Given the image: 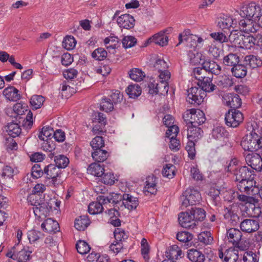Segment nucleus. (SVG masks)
I'll return each mask as SVG.
<instances>
[{
    "label": "nucleus",
    "instance_id": "7",
    "mask_svg": "<svg viewBox=\"0 0 262 262\" xmlns=\"http://www.w3.org/2000/svg\"><path fill=\"white\" fill-rule=\"evenodd\" d=\"M238 25L241 31L248 34L255 33L260 29L259 25L250 18L240 20Z\"/></svg>",
    "mask_w": 262,
    "mask_h": 262
},
{
    "label": "nucleus",
    "instance_id": "26",
    "mask_svg": "<svg viewBox=\"0 0 262 262\" xmlns=\"http://www.w3.org/2000/svg\"><path fill=\"white\" fill-rule=\"evenodd\" d=\"M247 186H244V185H242L241 192L244 193L248 195H255L258 194V186H256L255 181H250Z\"/></svg>",
    "mask_w": 262,
    "mask_h": 262
},
{
    "label": "nucleus",
    "instance_id": "58",
    "mask_svg": "<svg viewBox=\"0 0 262 262\" xmlns=\"http://www.w3.org/2000/svg\"><path fill=\"white\" fill-rule=\"evenodd\" d=\"M192 238V234L186 231L179 232L177 234V239L183 243L188 242L190 241Z\"/></svg>",
    "mask_w": 262,
    "mask_h": 262
},
{
    "label": "nucleus",
    "instance_id": "6",
    "mask_svg": "<svg viewBox=\"0 0 262 262\" xmlns=\"http://www.w3.org/2000/svg\"><path fill=\"white\" fill-rule=\"evenodd\" d=\"M188 117H189V120L187 124L193 126H199L206 121L205 114L200 110L190 109Z\"/></svg>",
    "mask_w": 262,
    "mask_h": 262
},
{
    "label": "nucleus",
    "instance_id": "52",
    "mask_svg": "<svg viewBox=\"0 0 262 262\" xmlns=\"http://www.w3.org/2000/svg\"><path fill=\"white\" fill-rule=\"evenodd\" d=\"M107 52L102 48H99L94 51L92 53V56L96 60L101 61L104 60L107 57Z\"/></svg>",
    "mask_w": 262,
    "mask_h": 262
},
{
    "label": "nucleus",
    "instance_id": "39",
    "mask_svg": "<svg viewBox=\"0 0 262 262\" xmlns=\"http://www.w3.org/2000/svg\"><path fill=\"white\" fill-rule=\"evenodd\" d=\"M244 61L247 65L252 69L260 66L262 64V61L259 58L252 55L245 56Z\"/></svg>",
    "mask_w": 262,
    "mask_h": 262
},
{
    "label": "nucleus",
    "instance_id": "45",
    "mask_svg": "<svg viewBox=\"0 0 262 262\" xmlns=\"http://www.w3.org/2000/svg\"><path fill=\"white\" fill-rule=\"evenodd\" d=\"M130 78L136 81H141L145 77L144 73L138 68H134L128 72Z\"/></svg>",
    "mask_w": 262,
    "mask_h": 262
},
{
    "label": "nucleus",
    "instance_id": "60",
    "mask_svg": "<svg viewBox=\"0 0 262 262\" xmlns=\"http://www.w3.org/2000/svg\"><path fill=\"white\" fill-rule=\"evenodd\" d=\"M220 191L217 189L214 188H211L209 190L208 195L210 197L211 200L213 202L215 205H217L219 203Z\"/></svg>",
    "mask_w": 262,
    "mask_h": 262
},
{
    "label": "nucleus",
    "instance_id": "64",
    "mask_svg": "<svg viewBox=\"0 0 262 262\" xmlns=\"http://www.w3.org/2000/svg\"><path fill=\"white\" fill-rule=\"evenodd\" d=\"M244 262H258L257 255L252 251L246 252L243 256Z\"/></svg>",
    "mask_w": 262,
    "mask_h": 262
},
{
    "label": "nucleus",
    "instance_id": "23",
    "mask_svg": "<svg viewBox=\"0 0 262 262\" xmlns=\"http://www.w3.org/2000/svg\"><path fill=\"white\" fill-rule=\"evenodd\" d=\"M187 138L189 140L197 141L203 134V130L198 126L188 124Z\"/></svg>",
    "mask_w": 262,
    "mask_h": 262
},
{
    "label": "nucleus",
    "instance_id": "5",
    "mask_svg": "<svg viewBox=\"0 0 262 262\" xmlns=\"http://www.w3.org/2000/svg\"><path fill=\"white\" fill-rule=\"evenodd\" d=\"M205 96V93L200 88L192 87L187 91L186 100L190 104L199 105L203 101Z\"/></svg>",
    "mask_w": 262,
    "mask_h": 262
},
{
    "label": "nucleus",
    "instance_id": "37",
    "mask_svg": "<svg viewBox=\"0 0 262 262\" xmlns=\"http://www.w3.org/2000/svg\"><path fill=\"white\" fill-rule=\"evenodd\" d=\"M6 127L8 135L13 138L17 137L21 133L20 126L16 123H9Z\"/></svg>",
    "mask_w": 262,
    "mask_h": 262
},
{
    "label": "nucleus",
    "instance_id": "14",
    "mask_svg": "<svg viewBox=\"0 0 262 262\" xmlns=\"http://www.w3.org/2000/svg\"><path fill=\"white\" fill-rule=\"evenodd\" d=\"M236 209H237L236 207L230 205L225 207L224 210V218L230 222L232 225H236L239 222V217Z\"/></svg>",
    "mask_w": 262,
    "mask_h": 262
},
{
    "label": "nucleus",
    "instance_id": "19",
    "mask_svg": "<svg viewBox=\"0 0 262 262\" xmlns=\"http://www.w3.org/2000/svg\"><path fill=\"white\" fill-rule=\"evenodd\" d=\"M122 205L129 210H133L136 209L138 205V200L129 194L124 193L122 195Z\"/></svg>",
    "mask_w": 262,
    "mask_h": 262
},
{
    "label": "nucleus",
    "instance_id": "47",
    "mask_svg": "<svg viewBox=\"0 0 262 262\" xmlns=\"http://www.w3.org/2000/svg\"><path fill=\"white\" fill-rule=\"evenodd\" d=\"M176 167L171 164H167L163 167L162 173L163 176L169 179L172 178L175 175Z\"/></svg>",
    "mask_w": 262,
    "mask_h": 262
},
{
    "label": "nucleus",
    "instance_id": "35",
    "mask_svg": "<svg viewBox=\"0 0 262 262\" xmlns=\"http://www.w3.org/2000/svg\"><path fill=\"white\" fill-rule=\"evenodd\" d=\"M238 258V251L235 248H230L225 252L224 262H235Z\"/></svg>",
    "mask_w": 262,
    "mask_h": 262
},
{
    "label": "nucleus",
    "instance_id": "16",
    "mask_svg": "<svg viewBox=\"0 0 262 262\" xmlns=\"http://www.w3.org/2000/svg\"><path fill=\"white\" fill-rule=\"evenodd\" d=\"M117 22L120 28L130 29L135 26V19L132 15L125 14L118 17Z\"/></svg>",
    "mask_w": 262,
    "mask_h": 262
},
{
    "label": "nucleus",
    "instance_id": "27",
    "mask_svg": "<svg viewBox=\"0 0 262 262\" xmlns=\"http://www.w3.org/2000/svg\"><path fill=\"white\" fill-rule=\"evenodd\" d=\"M88 172L95 177H102L104 174L103 165H101L97 163H93L90 164L88 168Z\"/></svg>",
    "mask_w": 262,
    "mask_h": 262
},
{
    "label": "nucleus",
    "instance_id": "62",
    "mask_svg": "<svg viewBox=\"0 0 262 262\" xmlns=\"http://www.w3.org/2000/svg\"><path fill=\"white\" fill-rule=\"evenodd\" d=\"M123 47L125 48H131L135 45L137 39L132 36H125L122 40Z\"/></svg>",
    "mask_w": 262,
    "mask_h": 262
},
{
    "label": "nucleus",
    "instance_id": "30",
    "mask_svg": "<svg viewBox=\"0 0 262 262\" xmlns=\"http://www.w3.org/2000/svg\"><path fill=\"white\" fill-rule=\"evenodd\" d=\"M185 195L189 198V201L193 205L199 203L201 200V196L199 191L194 188H188L185 192Z\"/></svg>",
    "mask_w": 262,
    "mask_h": 262
},
{
    "label": "nucleus",
    "instance_id": "36",
    "mask_svg": "<svg viewBox=\"0 0 262 262\" xmlns=\"http://www.w3.org/2000/svg\"><path fill=\"white\" fill-rule=\"evenodd\" d=\"M231 72L233 75L236 78H242L246 75L247 69L246 66L237 63L232 68Z\"/></svg>",
    "mask_w": 262,
    "mask_h": 262
},
{
    "label": "nucleus",
    "instance_id": "34",
    "mask_svg": "<svg viewBox=\"0 0 262 262\" xmlns=\"http://www.w3.org/2000/svg\"><path fill=\"white\" fill-rule=\"evenodd\" d=\"M31 252L21 250L18 253H14L10 257L13 259H17V262H27L31 258Z\"/></svg>",
    "mask_w": 262,
    "mask_h": 262
},
{
    "label": "nucleus",
    "instance_id": "28",
    "mask_svg": "<svg viewBox=\"0 0 262 262\" xmlns=\"http://www.w3.org/2000/svg\"><path fill=\"white\" fill-rule=\"evenodd\" d=\"M243 234L241 231L235 228H230L227 232V237L229 242L232 243V244L239 242Z\"/></svg>",
    "mask_w": 262,
    "mask_h": 262
},
{
    "label": "nucleus",
    "instance_id": "50",
    "mask_svg": "<svg viewBox=\"0 0 262 262\" xmlns=\"http://www.w3.org/2000/svg\"><path fill=\"white\" fill-rule=\"evenodd\" d=\"M76 248L77 252L81 254L88 253L91 249L88 244L84 241H79L76 245Z\"/></svg>",
    "mask_w": 262,
    "mask_h": 262
},
{
    "label": "nucleus",
    "instance_id": "13",
    "mask_svg": "<svg viewBox=\"0 0 262 262\" xmlns=\"http://www.w3.org/2000/svg\"><path fill=\"white\" fill-rule=\"evenodd\" d=\"M35 215L38 219H43L49 215L50 211L52 210V206L47 202H43L38 206L33 207Z\"/></svg>",
    "mask_w": 262,
    "mask_h": 262
},
{
    "label": "nucleus",
    "instance_id": "4",
    "mask_svg": "<svg viewBox=\"0 0 262 262\" xmlns=\"http://www.w3.org/2000/svg\"><path fill=\"white\" fill-rule=\"evenodd\" d=\"M238 200L242 202L249 203L248 206H246V213L249 216L257 218L259 216L261 212L260 208L256 207L252 202H254L255 199L253 197L250 195L247 196L245 194H238L236 195Z\"/></svg>",
    "mask_w": 262,
    "mask_h": 262
},
{
    "label": "nucleus",
    "instance_id": "41",
    "mask_svg": "<svg viewBox=\"0 0 262 262\" xmlns=\"http://www.w3.org/2000/svg\"><path fill=\"white\" fill-rule=\"evenodd\" d=\"M126 92L130 98H136L141 95L142 90L138 84H130L127 87Z\"/></svg>",
    "mask_w": 262,
    "mask_h": 262
},
{
    "label": "nucleus",
    "instance_id": "1",
    "mask_svg": "<svg viewBox=\"0 0 262 262\" xmlns=\"http://www.w3.org/2000/svg\"><path fill=\"white\" fill-rule=\"evenodd\" d=\"M258 139L259 135L256 132V129L253 128L252 124L248 125L246 134L243 137L241 145L245 151H256Z\"/></svg>",
    "mask_w": 262,
    "mask_h": 262
},
{
    "label": "nucleus",
    "instance_id": "8",
    "mask_svg": "<svg viewBox=\"0 0 262 262\" xmlns=\"http://www.w3.org/2000/svg\"><path fill=\"white\" fill-rule=\"evenodd\" d=\"M247 164L252 169L258 171H262V158L259 154L249 153L245 156Z\"/></svg>",
    "mask_w": 262,
    "mask_h": 262
},
{
    "label": "nucleus",
    "instance_id": "61",
    "mask_svg": "<svg viewBox=\"0 0 262 262\" xmlns=\"http://www.w3.org/2000/svg\"><path fill=\"white\" fill-rule=\"evenodd\" d=\"M141 253L143 256L144 258L146 261L149 259L148 252L149 250V247L147 241V239L145 238H143L141 240Z\"/></svg>",
    "mask_w": 262,
    "mask_h": 262
},
{
    "label": "nucleus",
    "instance_id": "24",
    "mask_svg": "<svg viewBox=\"0 0 262 262\" xmlns=\"http://www.w3.org/2000/svg\"><path fill=\"white\" fill-rule=\"evenodd\" d=\"M168 41V37L165 35V31H161L149 38L148 42H153L160 46H164L167 45Z\"/></svg>",
    "mask_w": 262,
    "mask_h": 262
},
{
    "label": "nucleus",
    "instance_id": "48",
    "mask_svg": "<svg viewBox=\"0 0 262 262\" xmlns=\"http://www.w3.org/2000/svg\"><path fill=\"white\" fill-rule=\"evenodd\" d=\"M104 208L99 201L92 202L88 206L89 212L91 214H96L102 212Z\"/></svg>",
    "mask_w": 262,
    "mask_h": 262
},
{
    "label": "nucleus",
    "instance_id": "54",
    "mask_svg": "<svg viewBox=\"0 0 262 262\" xmlns=\"http://www.w3.org/2000/svg\"><path fill=\"white\" fill-rule=\"evenodd\" d=\"M27 200L30 205L34 207L38 206L40 203L43 202L40 195L32 192L28 195Z\"/></svg>",
    "mask_w": 262,
    "mask_h": 262
},
{
    "label": "nucleus",
    "instance_id": "3",
    "mask_svg": "<svg viewBox=\"0 0 262 262\" xmlns=\"http://www.w3.org/2000/svg\"><path fill=\"white\" fill-rule=\"evenodd\" d=\"M243 114L238 110H230L225 114V123L229 127H236L243 122Z\"/></svg>",
    "mask_w": 262,
    "mask_h": 262
},
{
    "label": "nucleus",
    "instance_id": "43",
    "mask_svg": "<svg viewBox=\"0 0 262 262\" xmlns=\"http://www.w3.org/2000/svg\"><path fill=\"white\" fill-rule=\"evenodd\" d=\"M42 149L46 151H48L50 154L48 155V157L50 158H52L55 155V150L56 149V145L52 141H44V142L42 144Z\"/></svg>",
    "mask_w": 262,
    "mask_h": 262
},
{
    "label": "nucleus",
    "instance_id": "63",
    "mask_svg": "<svg viewBox=\"0 0 262 262\" xmlns=\"http://www.w3.org/2000/svg\"><path fill=\"white\" fill-rule=\"evenodd\" d=\"M93 122H98L105 126L107 124V119L105 115L100 112L95 113L93 117Z\"/></svg>",
    "mask_w": 262,
    "mask_h": 262
},
{
    "label": "nucleus",
    "instance_id": "29",
    "mask_svg": "<svg viewBox=\"0 0 262 262\" xmlns=\"http://www.w3.org/2000/svg\"><path fill=\"white\" fill-rule=\"evenodd\" d=\"M244 37V35L243 34L242 31L234 30L232 31L229 36V40L235 46H238L241 48Z\"/></svg>",
    "mask_w": 262,
    "mask_h": 262
},
{
    "label": "nucleus",
    "instance_id": "17",
    "mask_svg": "<svg viewBox=\"0 0 262 262\" xmlns=\"http://www.w3.org/2000/svg\"><path fill=\"white\" fill-rule=\"evenodd\" d=\"M254 171L247 166H239L235 173L236 182L254 177Z\"/></svg>",
    "mask_w": 262,
    "mask_h": 262
},
{
    "label": "nucleus",
    "instance_id": "53",
    "mask_svg": "<svg viewBox=\"0 0 262 262\" xmlns=\"http://www.w3.org/2000/svg\"><path fill=\"white\" fill-rule=\"evenodd\" d=\"M44 167L42 168L39 164L36 163L32 167L31 175L33 178L38 179L45 175Z\"/></svg>",
    "mask_w": 262,
    "mask_h": 262
},
{
    "label": "nucleus",
    "instance_id": "15",
    "mask_svg": "<svg viewBox=\"0 0 262 262\" xmlns=\"http://www.w3.org/2000/svg\"><path fill=\"white\" fill-rule=\"evenodd\" d=\"M217 26L222 30H229L236 25V21L231 17L224 14L221 15L217 18Z\"/></svg>",
    "mask_w": 262,
    "mask_h": 262
},
{
    "label": "nucleus",
    "instance_id": "2",
    "mask_svg": "<svg viewBox=\"0 0 262 262\" xmlns=\"http://www.w3.org/2000/svg\"><path fill=\"white\" fill-rule=\"evenodd\" d=\"M45 176L47 179H52V183L55 186H58L62 183L61 179V169L57 167L54 164H49L44 166Z\"/></svg>",
    "mask_w": 262,
    "mask_h": 262
},
{
    "label": "nucleus",
    "instance_id": "31",
    "mask_svg": "<svg viewBox=\"0 0 262 262\" xmlns=\"http://www.w3.org/2000/svg\"><path fill=\"white\" fill-rule=\"evenodd\" d=\"M90 224V221L88 216L81 215L75 220L74 226L79 231H84Z\"/></svg>",
    "mask_w": 262,
    "mask_h": 262
},
{
    "label": "nucleus",
    "instance_id": "40",
    "mask_svg": "<svg viewBox=\"0 0 262 262\" xmlns=\"http://www.w3.org/2000/svg\"><path fill=\"white\" fill-rule=\"evenodd\" d=\"M258 43V42L256 41V38L253 36L244 35L241 48L249 49L254 47L255 45L259 46Z\"/></svg>",
    "mask_w": 262,
    "mask_h": 262
},
{
    "label": "nucleus",
    "instance_id": "22",
    "mask_svg": "<svg viewBox=\"0 0 262 262\" xmlns=\"http://www.w3.org/2000/svg\"><path fill=\"white\" fill-rule=\"evenodd\" d=\"M18 92L19 91L17 89L11 86L5 89L3 94L7 99L12 101H17L21 98Z\"/></svg>",
    "mask_w": 262,
    "mask_h": 262
},
{
    "label": "nucleus",
    "instance_id": "25",
    "mask_svg": "<svg viewBox=\"0 0 262 262\" xmlns=\"http://www.w3.org/2000/svg\"><path fill=\"white\" fill-rule=\"evenodd\" d=\"M229 133L222 126L214 127L212 131V137L215 140L224 142L228 138Z\"/></svg>",
    "mask_w": 262,
    "mask_h": 262
},
{
    "label": "nucleus",
    "instance_id": "12",
    "mask_svg": "<svg viewBox=\"0 0 262 262\" xmlns=\"http://www.w3.org/2000/svg\"><path fill=\"white\" fill-rule=\"evenodd\" d=\"M243 12L247 17H254L258 19L260 16L262 15V9L255 2L249 3L246 7H243Z\"/></svg>",
    "mask_w": 262,
    "mask_h": 262
},
{
    "label": "nucleus",
    "instance_id": "59",
    "mask_svg": "<svg viewBox=\"0 0 262 262\" xmlns=\"http://www.w3.org/2000/svg\"><path fill=\"white\" fill-rule=\"evenodd\" d=\"M233 82L232 79L227 75L222 76L220 77L217 85L223 88H229L233 85Z\"/></svg>",
    "mask_w": 262,
    "mask_h": 262
},
{
    "label": "nucleus",
    "instance_id": "33",
    "mask_svg": "<svg viewBox=\"0 0 262 262\" xmlns=\"http://www.w3.org/2000/svg\"><path fill=\"white\" fill-rule=\"evenodd\" d=\"M109 156L108 152L101 148L94 150L92 152V157L94 161L97 162H103L105 161Z\"/></svg>",
    "mask_w": 262,
    "mask_h": 262
},
{
    "label": "nucleus",
    "instance_id": "44",
    "mask_svg": "<svg viewBox=\"0 0 262 262\" xmlns=\"http://www.w3.org/2000/svg\"><path fill=\"white\" fill-rule=\"evenodd\" d=\"M55 166L59 169L65 168L69 163V159L65 156L59 155L54 157Z\"/></svg>",
    "mask_w": 262,
    "mask_h": 262
},
{
    "label": "nucleus",
    "instance_id": "42",
    "mask_svg": "<svg viewBox=\"0 0 262 262\" xmlns=\"http://www.w3.org/2000/svg\"><path fill=\"white\" fill-rule=\"evenodd\" d=\"M239 62V57L235 54L230 53L225 56L223 63L226 66L233 67Z\"/></svg>",
    "mask_w": 262,
    "mask_h": 262
},
{
    "label": "nucleus",
    "instance_id": "32",
    "mask_svg": "<svg viewBox=\"0 0 262 262\" xmlns=\"http://www.w3.org/2000/svg\"><path fill=\"white\" fill-rule=\"evenodd\" d=\"M187 256L193 262H203L205 260V255L200 251L194 249L188 250Z\"/></svg>",
    "mask_w": 262,
    "mask_h": 262
},
{
    "label": "nucleus",
    "instance_id": "9",
    "mask_svg": "<svg viewBox=\"0 0 262 262\" xmlns=\"http://www.w3.org/2000/svg\"><path fill=\"white\" fill-rule=\"evenodd\" d=\"M223 101L225 105L231 108V110H236L242 105V100L239 96L236 94L229 93L223 97Z\"/></svg>",
    "mask_w": 262,
    "mask_h": 262
},
{
    "label": "nucleus",
    "instance_id": "10",
    "mask_svg": "<svg viewBox=\"0 0 262 262\" xmlns=\"http://www.w3.org/2000/svg\"><path fill=\"white\" fill-rule=\"evenodd\" d=\"M178 220L179 224L183 228L193 229L196 226L195 221L192 218L190 212H181L179 215Z\"/></svg>",
    "mask_w": 262,
    "mask_h": 262
},
{
    "label": "nucleus",
    "instance_id": "11",
    "mask_svg": "<svg viewBox=\"0 0 262 262\" xmlns=\"http://www.w3.org/2000/svg\"><path fill=\"white\" fill-rule=\"evenodd\" d=\"M259 222L257 219H245L240 223V228L245 233H252L258 230Z\"/></svg>",
    "mask_w": 262,
    "mask_h": 262
},
{
    "label": "nucleus",
    "instance_id": "51",
    "mask_svg": "<svg viewBox=\"0 0 262 262\" xmlns=\"http://www.w3.org/2000/svg\"><path fill=\"white\" fill-rule=\"evenodd\" d=\"M76 41L72 36H67L62 41V46L67 50L73 49L76 46Z\"/></svg>",
    "mask_w": 262,
    "mask_h": 262
},
{
    "label": "nucleus",
    "instance_id": "18",
    "mask_svg": "<svg viewBox=\"0 0 262 262\" xmlns=\"http://www.w3.org/2000/svg\"><path fill=\"white\" fill-rule=\"evenodd\" d=\"M202 66L204 69L206 70V72H207L208 74H211V75L214 74L218 75L221 72V67L213 60H205L202 63Z\"/></svg>",
    "mask_w": 262,
    "mask_h": 262
},
{
    "label": "nucleus",
    "instance_id": "46",
    "mask_svg": "<svg viewBox=\"0 0 262 262\" xmlns=\"http://www.w3.org/2000/svg\"><path fill=\"white\" fill-rule=\"evenodd\" d=\"M45 101V98L41 95H33L30 99V103L33 109L41 107Z\"/></svg>",
    "mask_w": 262,
    "mask_h": 262
},
{
    "label": "nucleus",
    "instance_id": "20",
    "mask_svg": "<svg viewBox=\"0 0 262 262\" xmlns=\"http://www.w3.org/2000/svg\"><path fill=\"white\" fill-rule=\"evenodd\" d=\"M41 228L49 233H56L59 230L58 223L51 218L47 219L41 224Z\"/></svg>",
    "mask_w": 262,
    "mask_h": 262
},
{
    "label": "nucleus",
    "instance_id": "21",
    "mask_svg": "<svg viewBox=\"0 0 262 262\" xmlns=\"http://www.w3.org/2000/svg\"><path fill=\"white\" fill-rule=\"evenodd\" d=\"M213 76L211 77H207L198 82V85L200 86V90H202L203 92H212L216 88V85L212 82Z\"/></svg>",
    "mask_w": 262,
    "mask_h": 262
},
{
    "label": "nucleus",
    "instance_id": "57",
    "mask_svg": "<svg viewBox=\"0 0 262 262\" xmlns=\"http://www.w3.org/2000/svg\"><path fill=\"white\" fill-rule=\"evenodd\" d=\"M43 234L39 231L32 230L28 233V237L30 243H34L40 238H43Z\"/></svg>",
    "mask_w": 262,
    "mask_h": 262
},
{
    "label": "nucleus",
    "instance_id": "38",
    "mask_svg": "<svg viewBox=\"0 0 262 262\" xmlns=\"http://www.w3.org/2000/svg\"><path fill=\"white\" fill-rule=\"evenodd\" d=\"M190 212L193 219L195 220L196 224L197 221H202L206 217V212L202 208L193 207L191 208Z\"/></svg>",
    "mask_w": 262,
    "mask_h": 262
},
{
    "label": "nucleus",
    "instance_id": "49",
    "mask_svg": "<svg viewBox=\"0 0 262 262\" xmlns=\"http://www.w3.org/2000/svg\"><path fill=\"white\" fill-rule=\"evenodd\" d=\"M198 240L205 245L210 244L213 241V237L211 233L209 231H205L200 233L198 235Z\"/></svg>",
    "mask_w": 262,
    "mask_h": 262
},
{
    "label": "nucleus",
    "instance_id": "55",
    "mask_svg": "<svg viewBox=\"0 0 262 262\" xmlns=\"http://www.w3.org/2000/svg\"><path fill=\"white\" fill-rule=\"evenodd\" d=\"M93 150L101 148L104 146V141L101 136H96L90 143Z\"/></svg>",
    "mask_w": 262,
    "mask_h": 262
},
{
    "label": "nucleus",
    "instance_id": "56",
    "mask_svg": "<svg viewBox=\"0 0 262 262\" xmlns=\"http://www.w3.org/2000/svg\"><path fill=\"white\" fill-rule=\"evenodd\" d=\"M114 108V103L110 98H103L100 104V110L106 112L112 111Z\"/></svg>",
    "mask_w": 262,
    "mask_h": 262
}]
</instances>
